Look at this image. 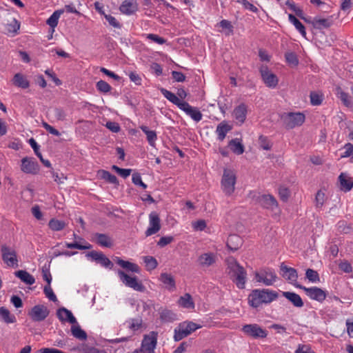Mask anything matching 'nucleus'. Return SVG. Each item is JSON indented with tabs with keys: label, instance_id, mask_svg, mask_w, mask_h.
Instances as JSON below:
<instances>
[{
	"label": "nucleus",
	"instance_id": "f257e3e1",
	"mask_svg": "<svg viewBox=\"0 0 353 353\" xmlns=\"http://www.w3.org/2000/svg\"><path fill=\"white\" fill-rule=\"evenodd\" d=\"M226 273L239 289H244L247 279V272L234 257H228L226 261Z\"/></svg>",
	"mask_w": 353,
	"mask_h": 353
},
{
	"label": "nucleus",
	"instance_id": "f03ea898",
	"mask_svg": "<svg viewBox=\"0 0 353 353\" xmlns=\"http://www.w3.org/2000/svg\"><path fill=\"white\" fill-rule=\"evenodd\" d=\"M277 298V294L269 290H254L249 295L248 302L254 307H259L262 303H268Z\"/></svg>",
	"mask_w": 353,
	"mask_h": 353
},
{
	"label": "nucleus",
	"instance_id": "7ed1b4c3",
	"mask_svg": "<svg viewBox=\"0 0 353 353\" xmlns=\"http://www.w3.org/2000/svg\"><path fill=\"white\" fill-rule=\"evenodd\" d=\"M201 327H202L201 325L192 321H185L180 323L174 328L173 339L175 341H179Z\"/></svg>",
	"mask_w": 353,
	"mask_h": 353
},
{
	"label": "nucleus",
	"instance_id": "20e7f679",
	"mask_svg": "<svg viewBox=\"0 0 353 353\" xmlns=\"http://www.w3.org/2000/svg\"><path fill=\"white\" fill-rule=\"evenodd\" d=\"M117 274L121 282L125 286L137 292H143L145 290V286L136 276H131L121 270H117Z\"/></svg>",
	"mask_w": 353,
	"mask_h": 353
},
{
	"label": "nucleus",
	"instance_id": "39448f33",
	"mask_svg": "<svg viewBox=\"0 0 353 353\" xmlns=\"http://www.w3.org/2000/svg\"><path fill=\"white\" fill-rule=\"evenodd\" d=\"M236 176L232 170L225 169L221 179V189L226 195H231L235 190Z\"/></svg>",
	"mask_w": 353,
	"mask_h": 353
},
{
	"label": "nucleus",
	"instance_id": "423d86ee",
	"mask_svg": "<svg viewBox=\"0 0 353 353\" xmlns=\"http://www.w3.org/2000/svg\"><path fill=\"white\" fill-rule=\"evenodd\" d=\"M281 119L286 128L292 129L301 125L305 120V116L302 112H287L284 113Z\"/></svg>",
	"mask_w": 353,
	"mask_h": 353
},
{
	"label": "nucleus",
	"instance_id": "0eeeda50",
	"mask_svg": "<svg viewBox=\"0 0 353 353\" xmlns=\"http://www.w3.org/2000/svg\"><path fill=\"white\" fill-rule=\"evenodd\" d=\"M254 279L259 283H262L266 286H270L275 283L277 276L273 270L265 268L256 272Z\"/></svg>",
	"mask_w": 353,
	"mask_h": 353
},
{
	"label": "nucleus",
	"instance_id": "6e6552de",
	"mask_svg": "<svg viewBox=\"0 0 353 353\" xmlns=\"http://www.w3.org/2000/svg\"><path fill=\"white\" fill-rule=\"evenodd\" d=\"M2 260L7 266L17 268L19 266L17 252L12 248L3 244L1 246Z\"/></svg>",
	"mask_w": 353,
	"mask_h": 353
},
{
	"label": "nucleus",
	"instance_id": "1a4fd4ad",
	"mask_svg": "<svg viewBox=\"0 0 353 353\" xmlns=\"http://www.w3.org/2000/svg\"><path fill=\"white\" fill-rule=\"evenodd\" d=\"M241 330L245 335L254 339H265L268 334L266 330L256 323L246 324Z\"/></svg>",
	"mask_w": 353,
	"mask_h": 353
},
{
	"label": "nucleus",
	"instance_id": "9d476101",
	"mask_svg": "<svg viewBox=\"0 0 353 353\" xmlns=\"http://www.w3.org/2000/svg\"><path fill=\"white\" fill-rule=\"evenodd\" d=\"M260 73L263 83L270 88H275L279 83V79L276 74L272 73L267 65L260 67Z\"/></svg>",
	"mask_w": 353,
	"mask_h": 353
},
{
	"label": "nucleus",
	"instance_id": "9b49d317",
	"mask_svg": "<svg viewBox=\"0 0 353 353\" xmlns=\"http://www.w3.org/2000/svg\"><path fill=\"white\" fill-rule=\"evenodd\" d=\"M296 287L302 289L310 299L321 303L323 302L327 296L326 292L318 287L306 288L302 285H296Z\"/></svg>",
	"mask_w": 353,
	"mask_h": 353
},
{
	"label": "nucleus",
	"instance_id": "f8f14e48",
	"mask_svg": "<svg viewBox=\"0 0 353 353\" xmlns=\"http://www.w3.org/2000/svg\"><path fill=\"white\" fill-rule=\"evenodd\" d=\"M157 343V332H150L144 336L141 343V347L147 353H153Z\"/></svg>",
	"mask_w": 353,
	"mask_h": 353
},
{
	"label": "nucleus",
	"instance_id": "ddd939ff",
	"mask_svg": "<svg viewBox=\"0 0 353 353\" xmlns=\"http://www.w3.org/2000/svg\"><path fill=\"white\" fill-rule=\"evenodd\" d=\"M161 229V220L158 214L152 212L149 214V227L145 231V236H149L157 233Z\"/></svg>",
	"mask_w": 353,
	"mask_h": 353
},
{
	"label": "nucleus",
	"instance_id": "4468645a",
	"mask_svg": "<svg viewBox=\"0 0 353 353\" xmlns=\"http://www.w3.org/2000/svg\"><path fill=\"white\" fill-rule=\"evenodd\" d=\"M49 314V310L43 305H37L34 306L29 312L30 316L34 321H41L44 320Z\"/></svg>",
	"mask_w": 353,
	"mask_h": 353
},
{
	"label": "nucleus",
	"instance_id": "2eb2a0df",
	"mask_svg": "<svg viewBox=\"0 0 353 353\" xmlns=\"http://www.w3.org/2000/svg\"><path fill=\"white\" fill-rule=\"evenodd\" d=\"M21 170L26 174H37L39 171V165L32 158L24 157L21 159Z\"/></svg>",
	"mask_w": 353,
	"mask_h": 353
},
{
	"label": "nucleus",
	"instance_id": "dca6fc26",
	"mask_svg": "<svg viewBox=\"0 0 353 353\" xmlns=\"http://www.w3.org/2000/svg\"><path fill=\"white\" fill-rule=\"evenodd\" d=\"M217 255L214 252H205L200 254L197 259V263L202 268H208L216 263Z\"/></svg>",
	"mask_w": 353,
	"mask_h": 353
},
{
	"label": "nucleus",
	"instance_id": "f3484780",
	"mask_svg": "<svg viewBox=\"0 0 353 353\" xmlns=\"http://www.w3.org/2000/svg\"><path fill=\"white\" fill-rule=\"evenodd\" d=\"M247 112L248 107L244 103H241L234 108L232 112V116L237 125H241L245 121Z\"/></svg>",
	"mask_w": 353,
	"mask_h": 353
},
{
	"label": "nucleus",
	"instance_id": "a211bd4d",
	"mask_svg": "<svg viewBox=\"0 0 353 353\" xmlns=\"http://www.w3.org/2000/svg\"><path fill=\"white\" fill-rule=\"evenodd\" d=\"M281 276L289 281V283L295 285L297 281L298 274L294 268H290L282 263L280 267Z\"/></svg>",
	"mask_w": 353,
	"mask_h": 353
},
{
	"label": "nucleus",
	"instance_id": "6ab92c4d",
	"mask_svg": "<svg viewBox=\"0 0 353 353\" xmlns=\"http://www.w3.org/2000/svg\"><path fill=\"white\" fill-rule=\"evenodd\" d=\"M259 202L264 208L270 209L272 210H277L279 212L280 210L278 206V202L276 199L270 194H264L260 197Z\"/></svg>",
	"mask_w": 353,
	"mask_h": 353
},
{
	"label": "nucleus",
	"instance_id": "aec40b11",
	"mask_svg": "<svg viewBox=\"0 0 353 353\" xmlns=\"http://www.w3.org/2000/svg\"><path fill=\"white\" fill-rule=\"evenodd\" d=\"M181 110L185 112L187 115L190 117L196 122H199L202 119L203 115L201 112L196 108L191 106L187 102L182 105Z\"/></svg>",
	"mask_w": 353,
	"mask_h": 353
},
{
	"label": "nucleus",
	"instance_id": "412c9836",
	"mask_svg": "<svg viewBox=\"0 0 353 353\" xmlns=\"http://www.w3.org/2000/svg\"><path fill=\"white\" fill-rule=\"evenodd\" d=\"M114 261L118 265H119L121 268L125 270L126 271L134 272V273H137V274H139L140 272V268L136 263L130 262L128 261H124L117 256H116L114 259Z\"/></svg>",
	"mask_w": 353,
	"mask_h": 353
},
{
	"label": "nucleus",
	"instance_id": "4be33fe9",
	"mask_svg": "<svg viewBox=\"0 0 353 353\" xmlns=\"http://www.w3.org/2000/svg\"><path fill=\"white\" fill-rule=\"evenodd\" d=\"M138 6L134 0H125L120 6V11L125 14L130 15L137 12Z\"/></svg>",
	"mask_w": 353,
	"mask_h": 353
},
{
	"label": "nucleus",
	"instance_id": "5701e85b",
	"mask_svg": "<svg viewBox=\"0 0 353 353\" xmlns=\"http://www.w3.org/2000/svg\"><path fill=\"white\" fill-rule=\"evenodd\" d=\"M160 281L164 285L165 288L169 291L173 292L176 289L175 280L170 274L163 272L159 276Z\"/></svg>",
	"mask_w": 353,
	"mask_h": 353
},
{
	"label": "nucleus",
	"instance_id": "b1692460",
	"mask_svg": "<svg viewBox=\"0 0 353 353\" xmlns=\"http://www.w3.org/2000/svg\"><path fill=\"white\" fill-rule=\"evenodd\" d=\"M57 314L61 322L68 321L72 324L77 323V320L72 313L65 307L59 309L57 312Z\"/></svg>",
	"mask_w": 353,
	"mask_h": 353
},
{
	"label": "nucleus",
	"instance_id": "393cba45",
	"mask_svg": "<svg viewBox=\"0 0 353 353\" xmlns=\"http://www.w3.org/2000/svg\"><path fill=\"white\" fill-rule=\"evenodd\" d=\"M332 24L331 18H321L316 17L312 19V26L315 29L321 30L323 28H327Z\"/></svg>",
	"mask_w": 353,
	"mask_h": 353
},
{
	"label": "nucleus",
	"instance_id": "a878e982",
	"mask_svg": "<svg viewBox=\"0 0 353 353\" xmlns=\"http://www.w3.org/2000/svg\"><path fill=\"white\" fill-rule=\"evenodd\" d=\"M161 92L168 100L176 105L179 108H182V105L185 104V101L181 100L175 94L165 89L161 88Z\"/></svg>",
	"mask_w": 353,
	"mask_h": 353
},
{
	"label": "nucleus",
	"instance_id": "bb28decb",
	"mask_svg": "<svg viewBox=\"0 0 353 353\" xmlns=\"http://www.w3.org/2000/svg\"><path fill=\"white\" fill-rule=\"evenodd\" d=\"M283 296L287 299L296 307H302L304 305L301 297L296 293L283 292Z\"/></svg>",
	"mask_w": 353,
	"mask_h": 353
},
{
	"label": "nucleus",
	"instance_id": "cd10ccee",
	"mask_svg": "<svg viewBox=\"0 0 353 353\" xmlns=\"http://www.w3.org/2000/svg\"><path fill=\"white\" fill-rule=\"evenodd\" d=\"M12 83L15 86L22 89H26L30 86V81L27 77L21 73H17L14 74Z\"/></svg>",
	"mask_w": 353,
	"mask_h": 353
},
{
	"label": "nucleus",
	"instance_id": "c85d7f7f",
	"mask_svg": "<svg viewBox=\"0 0 353 353\" xmlns=\"http://www.w3.org/2000/svg\"><path fill=\"white\" fill-rule=\"evenodd\" d=\"M242 243V239L236 234L230 235L227 241L228 248L232 251L237 250Z\"/></svg>",
	"mask_w": 353,
	"mask_h": 353
},
{
	"label": "nucleus",
	"instance_id": "c756f323",
	"mask_svg": "<svg viewBox=\"0 0 353 353\" xmlns=\"http://www.w3.org/2000/svg\"><path fill=\"white\" fill-rule=\"evenodd\" d=\"M178 304L179 306L188 310H193L195 307L193 299L188 293L185 294L179 298Z\"/></svg>",
	"mask_w": 353,
	"mask_h": 353
},
{
	"label": "nucleus",
	"instance_id": "7c9ffc66",
	"mask_svg": "<svg viewBox=\"0 0 353 353\" xmlns=\"http://www.w3.org/2000/svg\"><path fill=\"white\" fill-rule=\"evenodd\" d=\"M341 189L345 192L350 191L353 187V181L350 177L344 173H341L339 177Z\"/></svg>",
	"mask_w": 353,
	"mask_h": 353
},
{
	"label": "nucleus",
	"instance_id": "2f4dec72",
	"mask_svg": "<svg viewBox=\"0 0 353 353\" xmlns=\"http://www.w3.org/2000/svg\"><path fill=\"white\" fill-rule=\"evenodd\" d=\"M232 129V127L228 125L226 122L223 121L220 123L216 129V133L218 137V139L219 141H223L227 134V133L230 131Z\"/></svg>",
	"mask_w": 353,
	"mask_h": 353
},
{
	"label": "nucleus",
	"instance_id": "473e14b6",
	"mask_svg": "<svg viewBox=\"0 0 353 353\" xmlns=\"http://www.w3.org/2000/svg\"><path fill=\"white\" fill-rule=\"evenodd\" d=\"M140 129L145 134L147 141L150 145L154 147L157 139L156 132L150 130L146 125L140 126Z\"/></svg>",
	"mask_w": 353,
	"mask_h": 353
},
{
	"label": "nucleus",
	"instance_id": "72a5a7b5",
	"mask_svg": "<svg viewBox=\"0 0 353 353\" xmlns=\"http://www.w3.org/2000/svg\"><path fill=\"white\" fill-rule=\"evenodd\" d=\"M94 236L96 242L99 245L105 248H110L112 245V239L109 236L105 234L97 233Z\"/></svg>",
	"mask_w": 353,
	"mask_h": 353
},
{
	"label": "nucleus",
	"instance_id": "f704fd0d",
	"mask_svg": "<svg viewBox=\"0 0 353 353\" xmlns=\"http://www.w3.org/2000/svg\"><path fill=\"white\" fill-rule=\"evenodd\" d=\"M14 274L17 277L20 279L26 284L32 285L35 283L34 276L26 270H19Z\"/></svg>",
	"mask_w": 353,
	"mask_h": 353
},
{
	"label": "nucleus",
	"instance_id": "c9c22d12",
	"mask_svg": "<svg viewBox=\"0 0 353 353\" xmlns=\"http://www.w3.org/2000/svg\"><path fill=\"white\" fill-rule=\"evenodd\" d=\"M229 146L231 150L236 154L239 155L244 152V146L239 139H232L229 142Z\"/></svg>",
	"mask_w": 353,
	"mask_h": 353
},
{
	"label": "nucleus",
	"instance_id": "e433bc0d",
	"mask_svg": "<svg viewBox=\"0 0 353 353\" xmlns=\"http://www.w3.org/2000/svg\"><path fill=\"white\" fill-rule=\"evenodd\" d=\"M63 13V10H56L47 19L46 23L52 29V32L54 31V28H55V27H57V26L58 24L59 19Z\"/></svg>",
	"mask_w": 353,
	"mask_h": 353
},
{
	"label": "nucleus",
	"instance_id": "4c0bfd02",
	"mask_svg": "<svg viewBox=\"0 0 353 353\" xmlns=\"http://www.w3.org/2000/svg\"><path fill=\"white\" fill-rule=\"evenodd\" d=\"M336 94L341 99L342 103L347 107H352V100L348 94L343 91L340 87L336 88Z\"/></svg>",
	"mask_w": 353,
	"mask_h": 353
},
{
	"label": "nucleus",
	"instance_id": "58836bf2",
	"mask_svg": "<svg viewBox=\"0 0 353 353\" xmlns=\"http://www.w3.org/2000/svg\"><path fill=\"white\" fill-rule=\"evenodd\" d=\"M288 19L290 23H292L296 29L300 32V34L306 38V31L304 26L292 14L288 15Z\"/></svg>",
	"mask_w": 353,
	"mask_h": 353
},
{
	"label": "nucleus",
	"instance_id": "ea45409f",
	"mask_svg": "<svg viewBox=\"0 0 353 353\" xmlns=\"http://www.w3.org/2000/svg\"><path fill=\"white\" fill-rule=\"evenodd\" d=\"M65 225L64 221L57 219H52L48 223V226L52 231H61L65 228Z\"/></svg>",
	"mask_w": 353,
	"mask_h": 353
},
{
	"label": "nucleus",
	"instance_id": "a19ab883",
	"mask_svg": "<svg viewBox=\"0 0 353 353\" xmlns=\"http://www.w3.org/2000/svg\"><path fill=\"white\" fill-rule=\"evenodd\" d=\"M65 247L70 249H78L81 250H90L92 245L85 241H83V244H80L77 241L73 243H66Z\"/></svg>",
	"mask_w": 353,
	"mask_h": 353
},
{
	"label": "nucleus",
	"instance_id": "79ce46f5",
	"mask_svg": "<svg viewBox=\"0 0 353 353\" xmlns=\"http://www.w3.org/2000/svg\"><path fill=\"white\" fill-rule=\"evenodd\" d=\"M0 316L7 323H14L16 320L15 316L11 314L10 311L3 307H0Z\"/></svg>",
	"mask_w": 353,
	"mask_h": 353
},
{
	"label": "nucleus",
	"instance_id": "37998d69",
	"mask_svg": "<svg viewBox=\"0 0 353 353\" xmlns=\"http://www.w3.org/2000/svg\"><path fill=\"white\" fill-rule=\"evenodd\" d=\"M143 259L145 264L146 269L149 271L154 270L158 265L157 259L153 256H145L143 257Z\"/></svg>",
	"mask_w": 353,
	"mask_h": 353
},
{
	"label": "nucleus",
	"instance_id": "c03bdc74",
	"mask_svg": "<svg viewBox=\"0 0 353 353\" xmlns=\"http://www.w3.org/2000/svg\"><path fill=\"white\" fill-rule=\"evenodd\" d=\"M72 335L79 339L83 340L87 337L86 333L78 325H74L71 327Z\"/></svg>",
	"mask_w": 353,
	"mask_h": 353
},
{
	"label": "nucleus",
	"instance_id": "a18cd8bd",
	"mask_svg": "<svg viewBox=\"0 0 353 353\" xmlns=\"http://www.w3.org/2000/svg\"><path fill=\"white\" fill-rule=\"evenodd\" d=\"M311 104L319 105L323 100V95L320 92H312L310 95Z\"/></svg>",
	"mask_w": 353,
	"mask_h": 353
},
{
	"label": "nucleus",
	"instance_id": "49530a36",
	"mask_svg": "<svg viewBox=\"0 0 353 353\" xmlns=\"http://www.w3.org/2000/svg\"><path fill=\"white\" fill-rule=\"evenodd\" d=\"M305 276L312 283H317L320 281L318 272L312 269L306 270Z\"/></svg>",
	"mask_w": 353,
	"mask_h": 353
},
{
	"label": "nucleus",
	"instance_id": "de8ad7c7",
	"mask_svg": "<svg viewBox=\"0 0 353 353\" xmlns=\"http://www.w3.org/2000/svg\"><path fill=\"white\" fill-rule=\"evenodd\" d=\"M20 28V24L15 19H12V21L7 24L6 30L9 33L15 34L17 32Z\"/></svg>",
	"mask_w": 353,
	"mask_h": 353
},
{
	"label": "nucleus",
	"instance_id": "09e8293b",
	"mask_svg": "<svg viewBox=\"0 0 353 353\" xmlns=\"http://www.w3.org/2000/svg\"><path fill=\"white\" fill-rule=\"evenodd\" d=\"M97 89L103 93L109 92L111 90V86L105 81L100 80L96 84Z\"/></svg>",
	"mask_w": 353,
	"mask_h": 353
},
{
	"label": "nucleus",
	"instance_id": "8fccbe9b",
	"mask_svg": "<svg viewBox=\"0 0 353 353\" xmlns=\"http://www.w3.org/2000/svg\"><path fill=\"white\" fill-rule=\"evenodd\" d=\"M285 59L289 65L295 67L299 64L297 56L294 52H287L285 54Z\"/></svg>",
	"mask_w": 353,
	"mask_h": 353
},
{
	"label": "nucleus",
	"instance_id": "3c124183",
	"mask_svg": "<svg viewBox=\"0 0 353 353\" xmlns=\"http://www.w3.org/2000/svg\"><path fill=\"white\" fill-rule=\"evenodd\" d=\"M325 201V195L323 192L319 190L317 192L315 198L316 207L321 208Z\"/></svg>",
	"mask_w": 353,
	"mask_h": 353
},
{
	"label": "nucleus",
	"instance_id": "603ef678",
	"mask_svg": "<svg viewBox=\"0 0 353 353\" xmlns=\"http://www.w3.org/2000/svg\"><path fill=\"white\" fill-rule=\"evenodd\" d=\"M101 177L112 184H118V180L116 176L112 174L108 171L103 170L101 172Z\"/></svg>",
	"mask_w": 353,
	"mask_h": 353
},
{
	"label": "nucleus",
	"instance_id": "864d4df0",
	"mask_svg": "<svg viewBox=\"0 0 353 353\" xmlns=\"http://www.w3.org/2000/svg\"><path fill=\"white\" fill-rule=\"evenodd\" d=\"M142 320L139 319H133L128 321V327L132 331L139 330L141 327Z\"/></svg>",
	"mask_w": 353,
	"mask_h": 353
},
{
	"label": "nucleus",
	"instance_id": "5fc2aeb1",
	"mask_svg": "<svg viewBox=\"0 0 353 353\" xmlns=\"http://www.w3.org/2000/svg\"><path fill=\"white\" fill-rule=\"evenodd\" d=\"M236 2L241 4L245 9L248 10L252 12L256 13L259 12V9L247 0H237Z\"/></svg>",
	"mask_w": 353,
	"mask_h": 353
},
{
	"label": "nucleus",
	"instance_id": "6e6d98bb",
	"mask_svg": "<svg viewBox=\"0 0 353 353\" xmlns=\"http://www.w3.org/2000/svg\"><path fill=\"white\" fill-rule=\"evenodd\" d=\"M345 151L341 154L340 158H347L352 157L353 154V145L352 143H346L343 146Z\"/></svg>",
	"mask_w": 353,
	"mask_h": 353
},
{
	"label": "nucleus",
	"instance_id": "4d7b16f0",
	"mask_svg": "<svg viewBox=\"0 0 353 353\" xmlns=\"http://www.w3.org/2000/svg\"><path fill=\"white\" fill-rule=\"evenodd\" d=\"M112 169L114 170L118 174H119L123 178L125 179L129 176L131 174V169H123L120 168L117 165H112Z\"/></svg>",
	"mask_w": 353,
	"mask_h": 353
},
{
	"label": "nucleus",
	"instance_id": "13d9d810",
	"mask_svg": "<svg viewBox=\"0 0 353 353\" xmlns=\"http://www.w3.org/2000/svg\"><path fill=\"white\" fill-rule=\"evenodd\" d=\"M259 142L260 146L265 150H269L271 149L272 144L266 137L263 135L259 137Z\"/></svg>",
	"mask_w": 353,
	"mask_h": 353
},
{
	"label": "nucleus",
	"instance_id": "bf43d9fd",
	"mask_svg": "<svg viewBox=\"0 0 353 353\" xmlns=\"http://www.w3.org/2000/svg\"><path fill=\"white\" fill-rule=\"evenodd\" d=\"M146 38L159 45H163L166 42V40L164 38L161 37L155 34H146Z\"/></svg>",
	"mask_w": 353,
	"mask_h": 353
},
{
	"label": "nucleus",
	"instance_id": "052dcab7",
	"mask_svg": "<svg viewBox=\"0 0 353 353\" xmlns=\"http://www.w3.org/2000/svg\"><path fill=\"white\" fill-rule=\"evenodd\" d=\"M43 292L46 297H48L50 301L53 302H56L57 301V296L54 294L52 288L50 285H46L44 287Z\"/></svg>",
	"mask_w": 353,
	"mask_h": 353
},
{
	"label": "nucleus",
	"instance_id": "680f3d73",
	"mask_svg": "<svg viewBox=\"0 0 353 353\" xmlns=\"http://www.w3.org/2000/svg\"><path fill=\"white\" fill-rule=\"evenodd\" d=\"M294 353H315L308 345L299 344Z\"/></svg>",
	"mask_w": 353,
	"mask_h": 353
},
{
	"label": "nucleus",
	"instance_id": "e2e57ef3",
	"mask_svg": "<svg viewBox=\"0 0 353 353\" xmlns=\"http://www.w3.org/2000/svg\"><path fill=\"white\" fill-rule=\"evenodd\" d=\"M132 183L136 185L141 186L143 189L147 188V185L142 181L141 176L138 173L132 174Z\"/></svg>",
	"mask_w": 353,
	"mask_h": 353
},
{
	"label": "nucleus",
	"instance_id": "0e129e2a",
	"mask_svg": "<svg viewBox=\"0 0 353 353\" xmlns=\"http://www.w3.org/2000/svg\"><path fill=\"white\" fill-rule=\"evenodd\" d=\"M279 194L282 201H287L290 196V190L287 188L281 186L279 189Z\"/></svg>",
	"mask_w": 353,
	"mask_h": 353
},
{
	"label": "nucleus",
	"instance_id": "69168bd1",
	"mask_svg": "<svg viewBox=\"0 0 353 353\" xmlns=\"http://www.w3.org/2000/svg\"><path fill=\"white\" fill-rule=\"evenodd\" d=\"M41 125L49 133L57 137L61 135L60 132L57 129L49 125L47 122L43 121Z\"/></svg>",
	"mask_w": 353,
	"mask_h": 353
},
{
	"label": "nucleus",
	"instance_id": "338daca9",
	"mask_svg": "<svg viewBox=\"0 0 353 353\" xmlns=\"http://www.w3.org/2000/svg\"><path fill=\"white\" fill-rule=\"evenodd\" d=\"M98 263H99L103 267L105 268L112 269L113 268L112 262L104 254L100 259V261Z\"/></svg>",
	"mask_w": 353,
	"mask_h": 353
},
{
	"label": "nucleus",
	"instance_id": "774afa93",
	"mask_svg": "<svg viewBox=\"0 0 353 353\" xmlns=\"http://www.w3.org/2000/svg\"><path fill=\"white\" fill-rule=\"evenodd\" d=\"M192 227L196 231H202L206 228V223L204 220H199L192 223Z\"/></svg>",
	"mask_w": 353,
	"mask_h": 353
}]
</instances>
